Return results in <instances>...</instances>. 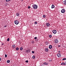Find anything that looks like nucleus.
I'll use <instances>...</instances> for the list:
<instances>
[{
  "label": "nucleus",
  "mask_w": 66,
  "mask_h": 66,
  "mask_svg": "<svg viewBox=\"0 0 66 66\" xmlns=\"http://www.w3.org/2000/svg\"><path fill=\"white\" fill-rule=\"evenodd\" d=\"M32 7L35 9H36L37 8V5L36 4H34L32 5Z\"/></svg>",
  "instance_id": "f257e3e1"
},
{
  "label": "nucleus",
  "mask_w": 66,
  "mask_h": 66,
  "mask_svg": "<svg viewBox=\"0 0 66 66\" xmlns=\"http://www.w3.org/2000/svg\"><path fill=\"white\" fill-rule=\"evenodd\" d=\"M14 22L15 24H18L19 23V21L17 20L15 21H14Z\"/></svg>",
  "instance_id": "f03ea898"
},
{
  "label": "nucleus",
  "mask_w": 66,
  "mask_h": 66,
  "mask_svg": "<svg viewBox=\"0 0 66 66\" xmlns=\"http://www.w3.org/2000/svg\"><path fill=\"white\" fill-rule=\"evenodd\" d=\"M65 12V10L64 9H62L61 11V12L62 13H64Z\"/></svg>",
  "instance_id": "7ed1b4c3"
},
{
  "label": "nucleus",
  "mask_w": 66,
  "mask_h": 66,
  "mask_svg": "<svg viewBox=\"0 0 66 66\" xmlns=\"http://www.w3.org/2000/svg\"><path fill=\"white\" fill-rule=\"evenodd\" d=\"M55 43L57 44V43H59V41H58V40L57 39H55Z\"/></svg>",
  "instance_id": "20e7f679"
},
{
  "label": "nucleus",
  "mask_w": 66,
  "mask_h": 66,
  "mask_svg": "<svg viewBox=\"0 0 66 66\" xmlns=\"http://www.w3.org/2000/svg\"><path fill=\"white\" fill-rule=\"evenodd\" d=\"M57 55L59 57H61V54L60 53H59L58 54H57Z\"/></svg>",
  "instance_id": "39448f33"
},
{
  "label": "nucleus",
  "mask_w": 66,
  "mask_h": 66,
  "mask_svg": "<svg viewBox=\"0 0 66 66\" xmlns=\"http://www.w3.org/2000/svg\"><path fill=\"white\" fill-rule=\"evenodd\" d=\"M53 32L54 34H56V30H53Z\"/></svg>",
  "instance_id": "423d86ee"
},
{
  "label": "nucleus",
  "mask_w": 66,
  "mask_h": 66,
  "mask_svg": "<svg viewBox=\"0 0 66 66\" xmlns=\"http://www.w3.org/2000/svg\"><path fill=\"white\" fill-rule=\"evenodd\" d=\"M12 47L13 49H15L16 48L15 47V44L12 45Z\"/></svg>",
  "instance_id": "0eeeda50"
},
{
  "label": "nucleus",
  "mask_w": 66,
  "mask_h": 66,
  "mask_svg": "<svg viewBox=\"0 0 66 66\" xmlns=\"http://www.w3.org/2000/svg\"><path fill=\"white\" fill-rule=\"evenodd\" d=\"M50 24L48 23H47L46 24V26H47V27H49V26H50Z\"/></svg>",
  "instance_id": "6e6552de"
},
{
  "label": "nucleus",
  "mask_w": 66,
  "mask_h": 66,
  "mask_svg": "<svg viewBox=\"0 0 66 66\" xmlns=\"http://www.w3.org/2000/svg\"><path fill=\"white\" fill-rule=\"evenodd\" d=\"M61 65H66V63L64 62H63L61 63Z\"/></svg>",
  "instance_id": "1a4fd4ad"
},
{
  "label": "nucleus",
  "mask_w": 66,
  "mask_h": 66,
  "mask_svg": "<svg viewBox=\"0 0 66 66\" xmlns=\"http://www.w3.org/2000/svg\"><path fill=\"white\" fill-rule=\"evenodd\" d=\"M54 7H55V6H54V5L52 4V5L51 8L52 9H53L54 8Z\"/></svg>",
  "instance_id": "9d476101"
},
{
  "label": "nucleus",
  "mask_w": 66,
  "mask_h": 66,
  "mask_svg": "<svg viewBox=\"0 0 66 66\" xmlns=\"http://www.w3.org/2000/svg\"><path fill=\"white\" fill-rule=\"evenodd\" d=\"M52 47V46L51 45H50L49 46V48L50 49H51Z\"/></svg>",
  "instance_id": "9b49d317"
},
{
  "label": "nucleus",
  "mask_w": 66,
  "mask_h": 66,
  "mask_svg": "<svg viewBox=\"0 0 66 66\" xmlns=\"http://www.w3.org/2000/svg\"><path fill=\"white\" fill-rule=\"evenodd\" d=\"M63 3L65 5H66V0H65V1H64Z\"/></svg>",
  "instance_id": "f8f14e48"
},
{
  "label": "nucleus",
  "mask_w": 66,
  "mask_h": 66,
  "mask_svg": "<svg viewBox=\"0 0 66 66\" xmlns=\"http://www.w3.org/2000/svg\"><path fill=\"white\" fill-rule=\"evenodd\" d=\"M16 16H19V15H20V14H19L18 13H17L16 14Z\"/></svg>",
  "instance_id": "ddd939ff"
},
{
  "label": "nucleus",
  "mask_w": 66,
  "mask_h": 66,
  "mask_svg": "<svg viewBox=\"0 0 66 66\" xmlns=\"http://www.w3.org/2000/svg\"><path fill=\"white\" fill-rule=\"evenodd\" d=\"M44 64V65H48V63H46V62H44L43 63Z\"/></svg>",
  "instance_id": "4468645a"
},
{
  "label": "nucleus",
  "mask_w": 66,
  "mask_h": 66,
  "mask_svg": "<svg viewBox=\"0 0 66 66\" xmlns=\"http://www.w3.org/2000/svg\"><path fill=\"white\" fill-rule=\"evenodd\" d=\"M45 51H46V52H48V48H46L45 49Z\"/></svg>",
  "instance_id": "2eb2a0df"
},
{
  "label": "nucleus",
  "mask_w": 66,
  "mask_h": 66,
  "mask_svg": "<svg viewBox=\"0 0 66 66\" xmlns=\"http://www.w3.org/2000/svg\"><path fill=\"white\" fill-rule=\"evenodd\" d=\"M35 56H32V59H35Z\"/></svg>",
  "instance_id": "dca6fc26"
},
{
  "label": "nucleus",
  "mask_w": 66,
  "mask_h": 66,
  "mask_svg": "<svg viewBox=\"0 0 66 66\" xmlns=\"http://www.w3.org/2000/svg\"><path fill=\"white\" fill-rule=\"evenodd\" d=\"M20 50H23V48L22 47H21L20 48Z\"/></svg>",
  "instance_id": "f3484780"
},
{
  "label": "nucleus",
  "mask_w": 66,
  "mask_h": 66,
  "mask_svg": "<svg viewBox=\"0 0 66 66\" xmlns=\"http://www.w3.org/2000/svg\"><path fill=\"white\" fill-rule=\"evenodd\" d=\"M10 62V60H8L7 61V63H9Z\"/></svg>",
  "instance_id": "a211bd4d"
},
{
  "label": "nucleus",
  "mask_w": 66,
  "mask_h": 66,
  "mask_svg": "<svg viewBox=\"0 0 66 66\" xmlns=\"http://www.w3.org/2000/svg\"><path fill=\"white\" fill-rule=\"evenodd\" d=\"M49 61H50V62H51V61H52V59H50Z\"/></svg>",
  "instance_id": "6ab92c4d"
},
{
  "label": "nucleus",
  "mask_w": 66,
  "mask_h": 66,
  "mask_svg": "<svg viewBox=\"0 0 66 66\" xmlns=\"http://www.w3.org/2000/svg\"><path fill=\"white\" fill-rule=\"evenodd\" d=\"M16 50H19V48L18 47H16Z\"/></svg>",
  "instance_id": "aec40b11"
},
{
  "label": "nucleus",
  "mask_w": 66,
  "mask_h": 66,
  "mask_svg": "<svg viewBox=\"0 0 66 66\" xmlns=\"http://www.w3.org/2000/svg\"><path fill=\"white\" fill-rule=\"evenodd\" d=\"M43 18H45V17H46V15H43Z\"/></svg>",
  "instance_id": "412c9836"
},
{
  "label": "nucleus",
  "mask_w": 66,
  "mask_h": 66,
  "mask_svg": "<svg viewBox=\"0 0 66 66\" xmlns=\"http://www.w3.org/2000/svg\"><path fill=\"white\" fill-rule=\"evenodd\" d=\"M7 42L10 41V38H8V39H7Z\"/></svg>",
  "instance_id": "4be33fe9"
},
{
  "label": "nucleus",
  "mask_w": 66,
  "mask_h": 66,
  "mask_svg": "<svg viewBox=\"0 0 66 66\" xmlns=\"http://www.w3.org/2000/svg\"><path fill=\"white\" fill-rule=\"evenodd\" d=\"M11 0H6V2H9V1H10Z\"/></svg>",
  "instance_id": "5701e85b"
},
{
  "label": "nucleus",
  "mask_w": 66,
  "mask_h": 66,
  "mask_svg": "<svg viewBox=\"0 0 66 66\" xmlns=\"http://www.w3.org/2000/svg\"><path fill=\"white\" fill-rule=\"evenodd\" d=\"M35 24H37V22H35Z\"/></svg>",
  "instance_id": "b1692460"
},
{
  "label": "nucleus",
  "mask_w": 66,
  "mask_h": 66,
  "mask_svg": "<svg viewBox=\"0 0 66 66\" xmlns=\"http://www.w3.org/2000/svg\"><path fill=\"white\" fill-rule=\"evenodd\" d=\"M49 37L50 38H51V37H52V35H50L49 36Z\"/></svg>",
  "instance_id": "393cba45"
},
{
  "label": "nucleus",
  "mask_w": 66,
  "mask_h": 66,
  "mask_svg": "<svg viewBox=\"0 0 66 66\" xmlns=\"http://www.w3.org/2000/svg\"><path fill=\"white\" fill-rule=\"evenodd\" d=\"M66 60V58H64V59H62V60Z\"/></svg>",
  "instance_id": "a878e982"
},
{
  "label": "nucleus",
  "mask_w": 66,
  "mask_h": 66,
  "mask_svg": "<svg viewBox=\"0 0 66 66\" xmlns=\"http://www.w3.org/2000/svg\"><path fill=\"white\" fill-rule=\"evenodd\" d=\"M5 57H7V55L5 54Z\"/></svg>",
  "instance_id": "bb28decb"
},
{
  "label": "nucleus",
  "mask_w": 66,
  "mask_h": 66,
  "mask_svg": "<svg viewBox=\"0 0 66 66\" xmlns=\"http://www.w3.org/2000/svg\"><path fill=\"white\" fill-rule=\"evenodd\" d=\"M28 60L26 61H25V62H26V63H28Z\"/></svg>",
  "instance_id": "cd10ccee"
},
{
  "label": "nucleus",
  "mask_w": 66,
  "mask_h": 66,
  "mask_svg": "<svg viewBox=\"0 0 66 66\" xmlns=\"http://www.w3.org/2000/svg\"><path fill=\"white\" fill-rule=\"evenodd\" d=\"M34 38V39H37V37H35Z\"/></svg>",
  "instance_id": "c85d7f7f"
},
{
  "label": "nucleus",
  "mask_w": 66,
  "mask_h": 66,
  "mask_svg": "<svg viewBox=\"0 0 66 66\" xmlns=\"http://www.w3.org/2000/svg\"><path fill=\"white\" fill-rule=\"evenodd\" d=\"M32 53H34V51H32Z\"/></svg>",
  "instance_id": "c756f323"
},
{
  "label": "nucleus",
  "mask_w": 66,
  "mask_h": 66,
  "mask_svg": "<svg viewBox=\"0 0 66 66\" xmlns=\"http://www.w3.org/2000/svg\"><path fill=\"white\" fill-rule=\"evenodd\" d=\"M28 9H30V6H28Z\"/></svg>",
  "instance_id": "7c9ffc66"
},
{
  "label": "nucleus",
  "mask_w": 66,
  "mask_h": 66,
  "mask_svg": "<svg viewBox=\"0 0 66 66\" xmlns=\"http://www.w3.org/2000/svg\"><path fill=\"white\" fill-rule=\"evenodd\" d=\"M30 50H28V52H30Z\"/></svg>",
  "instance_id": "2f4dec72"
},
{
  "label": "nucleus",
  "mask_w": 66,
  "mask_h": 66,
  "mask_svg": "<svg viewBox=\"0 0 66 66\" xmlns=\"http://www.w3.org/2000/svg\"><path fill=\"white\" fill-rule=\"evenodd\" d=\"M7 27V26H4V28H5V27Z\"/></svg>",
  "instance_id": "473e14b6"
},
{
  "label": "nucleus",
  "mask_w": 66,
  "mask_h": 66,
  "mask_svg": "<svg viewBox=\"0 0 66 66\" xmlns=\"http://www.w3.org/2000/svg\"><path fill=\"white\" fill-rule=\"evenodd\" d=\"M26 51H27V53H28V50H27Z\"/></svg>",
  "instance_id": "72a5a7b5"
},
{
  "label": "nucleus",
  "mask_w": 66,
  "mask_h": 66,
  "mask_svg": "<svg viewBox=\"0 0 66 66\" xmlns=\"http://www.w3.org/2000/svg\"><path fill=\"white\" fill-rule=\"evenodd\" d=\"M1 61V58L0 57V61Z\"/></svg>",
  "instance_id": "f704fd0d"
},
{
  "label": "nucleus",
  "mask_w": 66,
  "mask_h": 66,
  "mask_svg": "<svg viewBox=\"0 0 66 66\" xmlns=\"http://www.w3.org/2000/svg\"><path fill=\"white\" fill-rule=\"evenodd\" d=\"M58 47H60V45H58Z\"/></svg>",
  "instance_id": "c9c22d12"
},
{
  "label": "nucleus",
  "mask_w": 66,
  "mask_h": 66,
  "mask_svg": "<svg viewBox=\"0 0 66 66\" xmlns=\"http://www.w3.org/2000/svg\"><path fill=\"white\" fill-rule=\"evenodd\" d=\"M59 52V53H60V51H59V52Z\"/></svg>",
  "instance_id": "e433bc0d"
},
{
  "label": "nucleus",
  "mask_w": 66,
  "mask_h": 66,
  "mask_svg": "<svg viewBox=\"0 0 66 66\" xmlns=\"http://www.w3.org/2000/svg\"><path fill=\"white\" fill-rule=\"evenodd\" d=\"M2 45H3V44H2Z\"/></svg>",
  "instance_id": "4c0bfd02"
},
{
  "label": "nucleus",
  "mask_w": 66,
  "mask_h": 66,
  "mask_svg": "<svg viewBox=\"0 0 66 66\" xmlns=\"http://www.w3.org/2000/svg\"><path fill=\"white\" fill-rule=\"evenodd\" d=\"M32 43H34V42H32Z\"/></svg>",
  "instance_id": "58836bf2"
}]
</instances>
